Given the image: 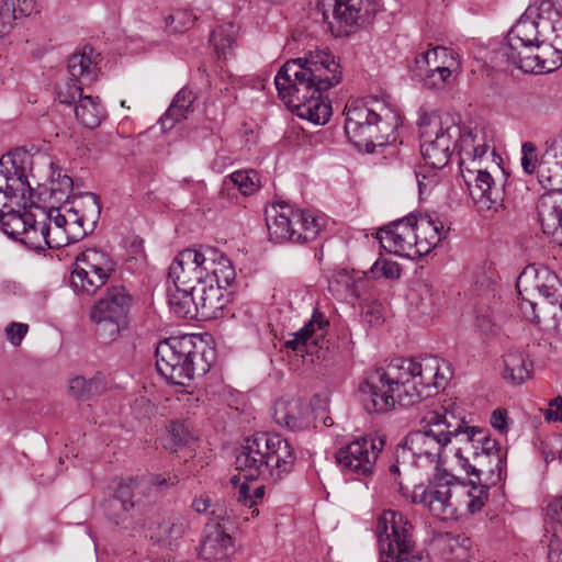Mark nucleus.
Returning <instances> with one entry per match:
<instances>
[{
    "instance_id": "nucleus-13",
    "label": "nucleus",
    "mask_w": 562,
    "mask_h": 562,
    "mask_svg": "<svg viewBox=\"0 0 562 562\" xmlns=\"http://www.w3.org/2000/svg\"><path fill=\"white\" fill-rule=\"evenodd\" d=\"M214 256L216 254L213 251V247L183 249L169 266L168 280L172 282L173 286L196 291L206 282Z\"/></svg>"
},
{
    "instance_id": "nucleus-23",
    "label": "nucleus",
    "mask_w": 562,
    "mask_h": 562,
    "mask_svg": "<svg viewBox=\"0 0 562 562\" xmlns=\"http://www.w3.org/2000/svg\"><path fill=\"white\" fill-rule=\"evenodd\" d=\"M459 55L451 48L437 46L434 48V63L428 74L420 81L429 90L442 89L451 82L452 74L459 71Z\"/></svg>"
},
{
    "instance_id": "nucleus-43",
    "label": "nucleus",
    "mask_w": 562,
    "mask_h": 562,
    "mask_svg": "<svg viewBox=\"0 0 562 562\" xmlns=\"http://www.w3.org/2000/svg\"><path fill=\"white\" fill-rule=\"evenodd\" d=\"M418 217L414 213H408L406 216L392 221L389 224L380 227L378 232L382 234H401L407 239H414V244L416 243V231H417Z\"/></svg>"
},
{
    "instance_id": "nucleus-51",
    "label": "nucleus",
    "mask_w": 562,
    "mask_h": 562,
    "mask_svg": "<svg viewBox=\"0 0 562 562\" xmlns=\"http://www.w3.org/2000/svg\"><path fill=\"white\" fill-rule=\"evenodd\" d=\"M265 485H257L254 488L246 482L241 483L238 488V501L248 508L256 507L265 496Z\"/></svg>"
},
{
    "instance_id": "nucleus-14",
    "label": "nucleus",
    "mask_w": 562,
    "mask_h": 562,
    "mask_svg": "<svg viewBox=\"0 0 562 562\" xmlns=\"http://www.w3.org/2000/svg\"><path fill=\"white\" fill-rule=\"evenodd\" d=\"M384 445L382 437L363 436L341 447L335 454L336 462L347 474L370 476Z\"/></svg>"
},
{
    "instance_id": "nucleus-28",
    "label": "nucleus",
    "mask_w": 562,
    "mask_h": 562,
    "mask_svg": "<svg viewBox=\"0 0 562 562\" xmlns=\"http://www.w3.org/2000/svg\"><path fill=\"white\" fill-rule=\"evenodd\" d=\"M435 547L446 561L463 562L471 557V540L465 536L440 533L435 540Z\"/></svg>"
},
{
    "instance_id": "nucleus-18",
    "label": "nucleus",
    "mask_w": 562,
    "mask_h": 562,
    "mask_svg": "<svg viewBox=\"0 0 562 562\" xmlns=\"http://www.w3.org/2000/svg\"><path fill=\"white\" fill-rule=\"evenodd\" d=\"M100 54L91 47H85L82 53H75L68 59V71L71 76L65 88L58 91V99L65 104L80 103L83 95L82 86L93 82L98 77Z\"/></svg>"
},
{
    "instance_id": "nucleus-41",
    "label": "nucleus",
    "mask_w": 562,
    "mask_h": 562,
    "mask_svg": "<svg viewBox=\"0 0 562 562\" xmlns=\"http://www.w3.org/2000/svg\"><path fill=\"white\" fill-rule=\"evenodd\" d=\"M232 183L238 189L243 195H251L260 188L259 175L254 169L237 170L231 173L225 180L224 184Z\"/></svg>"
},
{
    "instance_id": "nucleus-57",
    "label": "nucleus",
    "mask_w": 562,
    "mask_h": 562,
    "mask_svg": "<svg viewBox=\"0 0 562 562\" xmlns=\"http://www.w3.org/2000/svg\"><path fill=\"white\" fill-rule=\"evenodd\" d=\"M416 181L418 184L419 199L424 200L425 195H429L439 182L438 175L431 169L429 175L422 171H415Z\"/></svg>"
},
{
    "instance_id": "nucleus-7",
    "label": "nucleus",
    "mask_w": 562,
    "mask_h": 562,
    "mask_svg": "<svg viewBox=\"0 0 562 562\" xmlns=\"http://www.w3.org/2000/svg\"><path fill=\"white\" fill-rule=\"evenodd\" d=\"M157 372L169 383L184 386L195 375H204L211 369L205 352H200L192 336H173L156 347Z\"/></svg>"
},
{
    "instance_id": "nucleus-39",
    "label": "nucleus",
    "mask_w": 562,
    "mask_h": 562,
    "mask_svg": "<svg viewBox=\"0 0 562 562\" xmlns=\"http://www.w3.org/2000/svg\"><path fill=\"white\" fill-rule=\"evenodd\" d=\"M15 206L22 207L24 211L32 207L40 211H60V205L52 203L48 196L44 194V187H38L37 191H34L30 184L27 190L20 194Z\"/></svg>"
},
{
    "instance_id": "nucleus-47",
    "label": "nucleus",
    "mask_w": 562,
    "mask_h": 562,
    "mask_svg": "<svg viewBox=\"0 0 562 562\" xmlns=\"http://www.w3.org/2000/svg\"><path fill=\"white\" fill-rule=\"evenodd\" d=\"M543 234L562 246V213H538Z\"/></svg>"
},
{
    "instance_id": "nucleus-63",
    "label": "nucleus",
    "mask_w": 562,
    "mask_h": 562,
    "mask_svg": "<svg viewBox=\"0 0 562 562\" xmlns=\"http://www.w3.org/2000/svg\"><path fill=\"white\" fill-rule=\"evenodd\" d=\"M550 408L546 412L548 422H562V396L558 395L549 403Z\"/></svg>"
},
{
    "instance_id": "nucleus-20",
    "label": "nucleus",
    "mask_w": 562,
    "mask_h": 562,
    "mask_svg": "<svg viewBox=\"0 0 562 562\" xmlns=\"http://www.w3.org/2000/svg\"><path fill=\"white\" fill-rule=\"evenodd\" d=\"M542 38L536 44L532 58H525L527 69H536V74L551 72L562 66V16L553 27L542 26Z\"/></svg>"
},
{
    "instance_id": "nucleus-32",
    "label": "nucleus",
    "mask_w": 562,
    "mask_h": 562,
    "mask_svg": "<svg viewBox=\"0 0 562 562\" xmlns=\"http://www.w3.org/2000/svg\"><path fill=\"white\" fill-rule=\"evenodd\" d=\"M72 179L69 176H63L57 183V187L54 184L50 189L44 187V194L48 196V200L52 203L59 204L60 207L64 203H75L76 200H89L92 202L93 206L97 207L98 211L102 210L100 196L92 192H85L79 194H68L65 190L72 189Z\"/></svg>"
},
{
    "instance_id": "nucleus-58",
    "label": "nucleus",
    "mask_w": 562,
    "mask_h": 562,
    "mask_svg": "<svg viewBox=\"0 0 562 562\" xmlns=\"http://www.w3.org/2000/svg\"><path fill=\"white\" fill-rule=\"evenodd\" d=\"M494 180L490 172L486 170H477V175L475 178V188L479 190V198H486L491 202L495 203L496 199H493L491 195L492 186Z\"/></svg>"
},
{
    "instance_id": "nucleus-46",
    "label": "nucleus",
    "mask_w": 562,
    "mask_h": 562,
    "mask_svg": "<svg viewBox=\"0 0 562 562\" xmlns=\"http://www.w3.org/2000/svg\"><path fill=\"white\" fill-rule=\"evenodd\" d=\"M140 485L142 482L138 477H124L117 482L111 495L120 501L136 503L137 505L138 499H135V496L139 492Z\"/></svg>"
},
{
    "instance_id": "nucleus-44",
    "label": "nucleus",
    "mask_w": 562,
    "mask_h": 562,
    "mask_svg": "<svg viewBox=\"0 0 562 562\" xmlns=\"http://www.w3.org/2000/svg\"><path fill=\"white\" fill-rule=\"evenodd\" d=\"M469 484L471 485V488L468 492L469 502L467 504V509L469 513L474 514L484 507L490 496V488L493 485H487L482 481V477H479L477 480H470Z\"/></svg>"
},
{
    "instance_id": "nucleus-36",
    "label": "nucleus",
    "mask_w": 562,
    "mask_h": 562,
    "mask_svg": "<svg viewBox=\"0 0 562 562\" xmlns=\"http://www.w3.org/2000/svg\"><path fill=\"white\" fill-rule=\"evenodd\" d=\"M216 256L213 257L212 268L209 269L206 282L228 288L233 284L236 278L235 269L231 260L216 248H213Z\"/></svg>"
},
{
    "instance_id": "nucleus-25",
    "label": "nucleus",
    "mask_w": 562,
    "mask_h": 562,
    "mask_svg": "<svg viewBox=\"0 0 562 562\" xmlns=\"http://www.w3.org/2000/svg\"><path fill=\"white\" fill-rule=\"evenodd\" d=\"M416 231L417 256L422 258L427 256L436 248L447 236L450 225L441 221L431 213H419Z\"/></svg>"
},
{
    "instance_id": "nucleus-34",
    "label": "nucleus",
    "mask_w": 562,
    "mask_h": 562,
    "mask_svg": "<svg viewBox=\"0 0 562 562\" xmlns=\"http://www.w3.org/2000/svg\"><path fill=\"white\" fill-rule=\"evenodd\" d=\"M77 120L88 128L98 127L105 116L99 97L87 95L75 106Z\"/></svg>"
},
{
    "instance_id": "nucleus-50",
    "label": "nucleus",
    "mask_w": 562,
    "mask_h": 562,
    "mask_svg": "<svg viewBox=\"0 0 562 562\" xmlns=\"http://www.w3.org/2000/svg\"><path fill=\"white\" fill-rule=\"evenodd\" d=\"M434 49L417 54L413 64L409 66V72L413 80L420 83L428 70L432 67Z\"/></svg>"
},
{
    "instance_id": "nucleus-8",
    "label": "nucleus",
    "mask_w": 562,
    "mask_h": 562,
    "mask_svg": "<svg viewBox=\"0 0 562 562\" xmlns=\"http://www.w3.org/2000/svg\"><path fill=\"white\" fill-rule=\"evenodd\" d=\"M133 297L124 285H112L94 302L89 318L94 326L97 340L111 345L130 327Z\"/></svg>"
},
{
    "instance_id": "nucleus-27",
    "label": "nucleus",
    "mask_w": 562,
    "mask_h": 562,
    "mask_svg": "<svg viewBox=\"0 0 562 562\" xmlns=\"http://www.w3.org/2000/svg\"><path fill=\"white\" fill-rule=\"evenodd\" d=\"M504 372L503 378L515 385H520L531 379L533 372V362L529 356L518 349H508L503 355Z\"/></svg>"
},
{
    "instance_id": "nucleus-17",
    "label": "nucleus",
    "mask_w": 562,
    "mask_h": 562,
    "mask_svg": "<svg viewBox=\"0 0 562 562\" xmlns=\"http://www.w3.org/2000/svg\"><path fill=\"white\" fill-rule=\"evenodd\" d=\"M457 481L456 475L446 471L438 473L428 485L414 487L412 502L423 505L434 517L441 520L453 518L457 514V507L451 501V485Z\"/></svg>"
},
{
    "instance_id": "nucleus-11",
    "label": "nucleus",
    "mask_w": 562,
    "mask_h": 562,
    "mask_svg": "<svg viewBox=\"0 0 562 562\" xmlns=\"http://www.w3.org/2000/svg\"><path fill=\"white\" fill-rule=\"evenodd\" d=\"M561 16L562 5L559 0H536L509 30L506 44H510L515 52L524 43L537 44L542 38V26L548 24V29L553 27Z\"/></svg>"
},
{
    "instance_id": "nucleus-6",
    "label": "nucleus",
    "mask_w": 562,
    "mask_h": 562,
    "mask_svg": "<svg viewBox=\"0 0 562 562\" xmlns=\"http://www.w3.org/2000/svg\"><path fill=\"white\" fill-rule=\"evenodd\" d=\"M345 132L359 150L368 154L384 146L397 125V115L375 98L351 101L346 105Z\"/></svg>"
},
{
    "instance_id": "nucleus-35",
    "label": "nucleus",
    "mask_w": 562,
    "mask_h": 562,
    "mask_svg": "<svg viewBox=\"0 0 562 562\" xmlns=\"http://www.w3.org/2000/svg\"><path fill=\"white\" fill-rule=\"evenodd\" d=\"M375 237L384 250L408 259H418L417 244H414V239H407L396 233L382 234L381 232H376Z\"/></svg>"
},
{
    "instance_id": "nucleus-37",
    "label": "nucleus",
    "mask_w": 562,
    "mask_h": 562,
    "mask_svg": "<svg viewBox=\"0 0 562 562\" xmlns=\"http://www.w3.org/2000/svg\"><path fill=\"white\" fill-rule=\"evenodd\" d=\"M136 507V503H127L126 501H120L113 495L109 494L102 503V508L105 517L116 526H121L124 529L135 530L136 527L130 528L126 525V520L130 516L131 510Z\"/></svg>"
},
{
    "instance_id": "nucleus-62",
    "label": "nucleus",
    "mask_w": 562,
    "mask_h": 562,
    "mask_svg": "<svg viewBox=\"0 0 562 562\" xmlns=\"http://www.w3.org/2000/svg\"><path fill=\"white\" fill-rule=\"evenodd\" d=\"M548 561L562 562V535L555 537L554 532L548 546Z\"/></svg>"
},
{
    "instance_id": "nucleus-38",
    "label": "nucleus",
    "mask_w": 562,
    "mask_h": 562,
    "mask_svg": "<svg viewBox=\"0 0 562 562\" xmlns=\"http://www.w3.org/2000/svg\"><path fill=\"white\" fill-rule=\"evenodd\" d=\"M68 215L70 217L68 234L71 239L80 240L94 232L101 213H68Z\"/></svg>"
},
{
    "instance_id": "nucleus-40",
    "label": "nucleus",
    "mask_w": 562,
    "mask_h": 562,
    "mask_svg": "<svg viewBox=\"0 0 562 562\" xmlns=\"http://www.w3.org/2000/svg\"><path fill=\"white\" fill-rule=\"evenodd\" d=\"M402 267L397 261L385 258L382 255L372 263L369 270L364 272L368 280L385 279L395 281L401 278Z\"/></svg>"
},
{
    "instance_id": "nucleus-3",
    "label": "nucleus",
    "mask_w": 562,
    "mask_h": 562,
    "mask_svg": "<svg viewBox=\"0 0 562 562\" xmlns=\"http://www.w3.org/2000/svg\"><path fill=\"white\" fill-rule=\"evenodd\" d=\"M296 461V451L288 439L276 432H256L245 439L235 465L247 481L278 483L293 472Z\"/></svg>"
},
{
    "instance_id": "nucleus-4",
    "label": "nucleus",
    "mask_w": 562,
    "mask_h": 562,
    "mask_svg": "<svg viewBox=\"0 0 562 562\" xmlns=\"http://www.w3.org/2000/svg\"><path fill=\"white\" fill-rule=\"evenodd\" d=\"M422 428L408 432L403 442L396 447L397 462L407 460L411 454L416 460L425 458L429 463H436L439 469L443 449L452 438L460 445V438L467 425L464 416L457 415L454 408L441 407L432 411L422 419Z\"/></svg>"
},
{
    "instance_id": "nucleus-22",
    "label": "nucleus",
    "mask_w": 562,
    "mask_h": 562,
    "mask_svg": "<svg viewBox=\"0 0 562 562\" xmlns=\"http://www.w3.org/2000/svg\"><path fill=\"white\" fill-rule=\"evenodd\" d=\"M236 552L234 538L224 526L207 525L199 557L205 562H229Z\"/></svg>"
},
{
    "instance_id": "nucleus-26",
    "label": "nucleus",
    "mask_w": 562,
    "mask_h": 562,
    "mask_svg": "<svg viewBox=\"0 0 562 562\" xmlns=\"http://www.w3.org/2000/svg\"><path fill=\"white\" fill-rule=\"evenodd\" d=\"M199 315L202 318H218L229 302L226 288L205 282L196 289Z\"/></svg>"
},
{
    "instance_id": "nucleus-45",
    "label": "nucleus",
    "mask_w": 562,
    "mask_h": 562,
    "mask_svg": "<svg viewBox=\"0 0 562 562\" xmlns=\"http://www.w3.org/2000/svg\"><path fill=\"white\" fill-rule=\"evenodd\" d=\"M502 52L507 63L514 65L515 67L521 69L525 72L536 74V69H527L525 67V58H532V55H535L536 53V44L524 43V46L518 48L516 52L512 49L510 44H505L504 47L502 48Z\"/></svg>"
},
{
    "instance_id": "nucleus-61",
    "label": "nucleus",
    "mask_w": 562,
    "mask_h": 562,
    "mask_svg": "<svg viewBox=\"0 0 562 562\" xmlns=\"http://www.w3.org/2000/svg\"><path fill=\"white\" fill-rule=\"evenodd\" d=\"M540 295L547 301L551 308L562 301V293L553 285L541 283L537 285Z\"/></svg>"
},
{
    "instance_id": "nucleus-53",
    "label": "nucleus",
    "mask_w": 562,
    "mask_h": 562,
    "mask_svg": "<svg viewBox=\"0 0 562 562\" xmlns=\"http://www.w3.org/2000/svg\"><path fill=\"white\" fill-rule=\"evenodd\" d=\"M473 282L477 291H488L496 282V272L494 267L485 265L476 267L473 272Z\"/></svg>"
},
{
    "instance_id": "nucleus-2",
    "label": "nucleus",
    "mask_w": 562,
    "mask_h": 562,
    "mask_svg": "<svg viewBox=\"0 0 562 562\" xmlns=\"http://www.w3.org/2000/svg\"><path fill=\"white\" fill-rule=\"evenodd\" d=\"M438 357L397 359L386 368L367 372L358 386L363 408L382 414L401 406H413L437 393L445 376Z\"/></svg>"
},
{
    "instance_id": "nucleus-54",
    "label": "nucleus",
    "mask_w": 562,
    "mask_h": 562,
    "mask_svg": "<svg viewBox=\"0 0 562 562\" xmlns=\"http://www.w3.org/2000/svg\"><path fill=\"white\" fill-rule=\"evenodd\" d=\"M16 8L13 1L0 3V38L7 36L13 29L16 20Z\"/></svg>"
},
{
    "instance_id": "nucleus-49",
    "label": "nucleus",
    "mask_w": 562,
    "mask_h": 562,
    "mask_svg": "<svg viewBox=\"0 0 562 562\" xmlns=\"http://www.w3.org/2000/svg\"><path fill=\"white\" fill-rule=\"evenodd\" d=\"M168 432L175 448L189 446L195 439L184 420H171Z\"/></svg>"
},
{
    "instance_id": "nucleus-15",
    "label": "nucleus",
    "mask_w": 562,
    "mask_h": 562,
    "mask_svg": "<svg viewBox=\"0 0 562 562\" xmlns=\"http://www.w3.org/2000/svg\"><path fill=\"white\" fill-rule=\"evenodd\" d=\"M0 229L11 239L35 252L52 248L47 239L49 225L46 222L40 225L35 213H0Z\"/></svg>"
},
{
    "instance_id": "nucleus-55",
    "label": "nucleus",
    "mask_w": 562,
    "mask_h": 562,
    "mask_svg": "<svg viewBox=\"0 0 562 562\" xmlns=\"http://www.w3.org/2000/svg\"><path fill=\"white\" fill-rule=\"evenodd\" d=\"M547 521L555 537L562 535V495L554 497L547 506Z\"/></svg>"
},
{
    "instance_id": "nucleus-16",
    "label": "nucleus",
    "mask_w": 562,
    "mask_h": 562,
    "mask_svg": "<svg viewBox=\"0 0 562 562\" xmlns=\"http://www.w3.org/2000/svg\"><path fill=\"white\" fill-rule=\"evenodd\" d=\"M430 125H420V151L426 167L439 170L448 165L462 131L458 125H449L443 128L440 123H435V130L428 131Z\"/></svg>"
},
{
    "instance_id": "nucleus-48",
    "label": "nucleus",
    "mask_w": 562,
    "mask_h": 562,
    "mask_svg": "<svg viewBox=\"0 0 562 562\" xmlns=\"http://www.w3.org/2000/svg\"><path fill=\"white\" fill-rule=\"evenodd\" d=\"M546 165L553 168L554 177L562 178V136L549 143L540 167L543 168Z\"/></svg>"
},
{
    "instance_id": "nucleus-64",
    "label": "nucleus",
    "mask_w": 562,
    "mask_h": 562,
    "mask_svg": "<svg viewBox=\"0 0 562 562\" xmlns=\"http://www.w3.org/2000/svg\"><path fill=\"white\" fill-rule=\"evenodd\" d=\"M378 562H430L428 557H424L422 553L417 552L416 549L413 550L409 554H405L402 557L393 555L387 559L378 560Z\"/></svg>"
},
{
    "instance_id": "nucleus-42",
    "label": "nucleus",
    "mask_w": 562,
    "mask_h": 562,
    "mask_svg": "<svg viewBox=\"0 0 562 562\" xmlns=\"http://www.w3.org/2000/svg\"><path fill=\"white\" fill-rule=\"evenodd\" d=\"M210 42L218 57L226 58L236 42L235 29L232 23L217 26L210 36Z\"/></svg>"
},
{
    "instance_id": "nucleus-5",
    "label": "nucleus",
    "mask_w": 562,
    "mask_h": 562,
    "mask_svg": "<svg viewBox=\"0 0 562 562\" xmlns=\"http://www.w3.org/2000/svg\"><path fill=\"white\" fill-rule=\"evenodd\" d=\"M454 457L458 464L473 480L482 477L487 485H497L507 474V450L491 438L486 430L465 425Z\"/></svg>"
},
{
    "instance_id": "nucleus-24",
    "label": "nucleus",
    "mask_w": 562,
    "mask_h": 562,
    "mask_svg": "<svg viewBox=\"0 0 562 562\" xmlns=\"http://www.w3.org/2000/svg\"><path fill=\"white\" fill-rule=\"evenodd\" d=\"M25 153H10L0 158V188H7L8 192L22 193L27 190L29 181L26 173Z\"/></svg>"
},
{
    "instance_id": "nucleus-31",
    "label": "nucleus",
    "mask_w": 562,
    "mask_h": 562,
    "mask_svg": "<svg viewBox=\"0 0 562 562\" xmlns=\"http://www.w3.org/2000/svg\"><path fill=\"white\" fill-rule=\"evenodd\" d=\"M194 100V93L188 88H182L159 120L162 130H171L176 123L187 119L188 113L192 111Z\"/></svg>"
},
{
    "instance_id": "nucleus-33",
    "label": "nucleus",
    "mask_w": 562,
    "mask_h": 562,
    "mask_svg": "<svg viewBox=\"0 0 562 562\" xmlns=\"http://www.w3.org/2000/svg\"><path fill=\"white\" fill-rule=\"evenodd\" d=\"M328 325L325 315L315 308L311 319L297 331L292 333L290 338L284 341V348L296 352L303 351L307 341L316 335V329L323 330Z\"/></svg>"
},
{
    "instance_id": "nucleus-1",
    "label": "nucleus",
    "mask_w": 562,
    "mask_h": 562,
    "mask_svg": "<svg viewBox=\"0 0 562 562\" xmlns=\"http://www.w3.org/2000/svg\"><path fill=\"white\" fill-rule=\"evenodd\" d=\"M342 70L335 55L316 47L303 57L285 61L274 77L279 98L301 119L324 125L331 116L324 92L337 86Z\"/></svg>"
},
{
    "instance_id": "nucleus-59",
    "label": "nucleus",
    "mask_w": 562,
    "mask_h": 562,
    "mask_svg": "<svg viewBox=\"0 0 562 562\" xmlns=\"http://www.w3.org/2000/svg\"><path fill=\"white\" fill-rule=\"evenodd\" d=\"M29 331V325L25 323L11 322L5 327L7 339L14 347H19Z\"/></svg>"
},
{
    "instance_id": "nucleus-21",
    "label": "nucleus",
    "mask_w": 562,
    "mask_h": 562,
    "mask_svg": "<svg viewBox=\"0 0 562 562\" xmlns=\"http://www.w3.org/2000/svg\"><path fill=\"white\" fill-rule=\"evenodd\" d=\"M148 531L153 542L160 546H172L181 539L189 527L188 519L179 513L154 515L140 526Z\"/></svg>"
},
{
    "instance_id": "nucleus-30",
    "label": "nucleus",
    "mask_w": 562,
    "mask_h": 562,
    "mask_svg": "<svg viewBox=\"0 0 562 562\" xmlns=\"http://www.w3.org/2000/svg\"><path fill=\"white\" fill-rule=\"evenodd\" d=\"M108 390V381L102 372L87 379L77 375L69 380V392L79 401H88L102 395Z\"/></svg>"
},
{
    "instance_id": "nucleus-29",
    "label": "nucleus",
    "mask_w": 562,
    "mask_h": 562,
    "mask_svg": "<svg viewBox=\"0 0 562 562\" xmlns=\"http://www.w3.org/2000/svg\"><path fill=\"white\" fill-rule=\"evenodd\" d=\"M168 305L179 318H195L199 316L198 294L195 290L180 286L168 288Z\"/></svg>"
},
{
    "instance_id": "nucleus-12",
    "label": "nucleus",
    "mask_w": 562,
    "mask_h": 562,
    "mask_svg": "<svg viewBox=\"0 0 562 562\" xmlns=\"http://www.w3.org/2000/svg\"><path fill=\"white\" fill-rule=\"evenodd\" d=\"M266 223L272 241L305 244L319 235L326 220L317 213H278Z\"/></svg>"
},
{
    "instance_id": "nucleus-60",
    "label": "nucleus",
    "mask_w": 562,
    "mask_h": 562,
    "mask_svg": "<svg viewBox=\"0 0 562 562\" xmlns=\"http://www.w3.org/2000/svg\"><path fill=\"white\" fill-rule=\"evenodd\" d=\"M521 151V167L530 175L535 171L537 164L536 146L531 142H526L522 144Z\"/></svg>"
},
{
    "instance_id": "nucleus-19",
    "label": "nucleus",
    "mask_w": 562,
    "mask_h": 562,
    "mask_svg": "<svg viewBox=\"0 0 562 562\" xmlns=\"http://www.w3.org/2000/svg\"><path fill=\"white\" fill-rule=\"evenodd\" d=\"M316 9L324 22L330 24L329 14L345 26L361 25L376 12V0H317Z\"/></svg>"
},
{
    "instance_id": "nucleus-9",
    "label": "nucleus",
    "mask_w": 562,
    "mask_h": 562,
    "mask_svg": "<svg viewBox=\"0 0 562 562\" xmlns=\"http://www.w3.org/2000/svg\"><path fill=\"white\" fill-rule=\"evenodd\" d=\"M379 560L409 554L416 549L415 527L408 516L394 509L383 510L376 519Z\"/></svg>"
},
{
    "instance_id": "nucleus-52",
    "label": "nucleus",
    "mask_w": 562,
    "mask_h": 562,
    "mask_svg": "<svg viewBox=\"0 0 562 562\" xmlns=\"http://www.w3.org/2000/svg\"><path fill=\"white\" fill-rule=\"evenodd\" d=\"M207 516L214 522L213 526L226 527L227 524H233L235 519L233 510L228 509L224 499L214 501Z\"/></svg>"
},
{
    "instance_id": "nucleus-10",
    "label": "nucleus",
    "mask_w": 562,
    "mask_h": 562,
    "mask_svg": "<svg viewBox=\"0 0 562 562\" xmlns=\"http://www.w3.org/2000/svg\"><path fill=\"white\" fill-rule=\"evenodd\" d=\"M115 270V261L100 248H88L76 257L70 274L75 293L94 295Z\"/></svg>"
},
{
    "instance_id": "nucleus-56",
    "label": "nucleus",
    "mask_w": 562,
    "mask_h": 562,
    "mask_svg": "<svg viewBox=\"0 0 562 562\" xmlns=\"http://www.w3.org/2000/svg\"><path fill=\"white\" fill-rule=\"evenodd\" d=\"M276 422L292 431H299L307 428L308 420L291 412L276 411Z\"/></svg>"
}]
</instances>
